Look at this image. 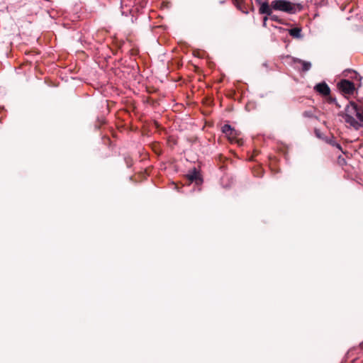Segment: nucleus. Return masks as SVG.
Returning a JSON list of instances; mask_svg holds the SVG:
<instances>
[{
	"mask_svg": "<svg viewBox=\"0 0 363 363\" xmlns=\"http://www.w3.org/2000/svg\"><path fill=\"white\" fill-rule=\"evenodd\" d=\"M342 74L347 79H342L337 82L338 91H356L360 86L361 77L357 72L348 69Z\"/></svg>",
	"mask_w": 363,
	"mask_h": 363,
	"instance_id": "1",
	"label": "nucleus"
},
{
	"mask_svg": "<svg viewBox=\"0 0 363 363\" xmlns=\"http://www.w3.org/2000/svg\"><path fill=\"white\" fill-rule=\"evenodd\" d=\"M344 118L347 123H350L354 128L357 129L359 125H363V107L362 108L354 104L347 106L345 109Z\"/></svg>",
	"mask_w": 363,
	"mask_h": 363,
	"instance_id": "2",
	"label": "nucleus"
},
{
	"mask_svg": "<svg viewBox=\"0 0 363 363\" xmlns=\"http://www.w3.org/2000/svg\"><path fill=\"white\" fill-rule=\"evenodd\" d=\"M271 6L274 10L291 14L295 13L298 10H300L297 6L286 0H274L272 1Z\"/></svg>",
	"mask_w": 363,
	"mask_h": 363,
	"instance_id": "3",
	"label": "nucleus"
},
{
	"mask_svg": "<svg viewBox=\"0 0 363 363\" xmlns=\"http://www.w3.org/2000/svg\"><path fill=\"white\" fill-rule=\"evenodd\" d=\"M291 62L295 69H300L303 72H307L311 68V63L304 61L298 58L293 57Z\"/></svg>",
	"mask_w": 363,
	"mask_h": 363,
	"instance_id": "4",
	"label": "nucleus"
},
{
	"mask_svg": "<svg viewBox=\"0 0 363 363\" xmlns=\"http://www.w3.org/2000/svg\"><path fill=\"white\" fill-rule=\"evenodd\" d=\"M222 131L231 142H235L236 140V138L238 135V131L233 128L230 125H223Z\"/></svg>",
	"mask_w": 363,
	"mask_h": 363,
	"instance_id": "5",
	"label": "nucleus"
},
{
	"mask_svg": "<svg viewBox=\"0 0 363 363\" xmlns=\"http://www.w3.org/2000/svg\"><path fill=\"white\" fill-rule=\"evenodd\" d=\"M186 177L191 182H195L197 185L201 184L202 182L199 172L196 168L190 170L189 172L186 174Z\"/></svg>",
	"mask_w": 363,
	"mask_h": 363,
	"instance_id": "6",
	"label": "nucleus"
},
{
	"mask_svg": "<svg viewBox=\"0 0 363 363\" xmlns=\"http://www.w3.org/2000/svg\"><path fill=\"white\" fill-rule=\"evenodd\" d=\"M272 6H269L267 1L262 2L260 5L259 13L262 14H266L267 16L271 15L272 11Z\"/></svg>",
	"mask_w": 363,
	"mask_h": 363,
	"instance_id": "7",
	"label": "nucleus"
},
{
	"mask_svg": "<svg viewBox=\"0 0 363 363\" xmlns=\"http://www.w3.org/2000/svg\"><path fill=\"white\" fill-rule=\"evenodd\" d=\"M289 33L291 36L295 38H301V29L299 28H294L289 30Z\"/></svg>",
	"mask_w": 363,
	"mask_h": 363,
	"instance_id": "8",
	"label": "nucleus"
},
{
	"mask_svg": "<svg viewBox=\"0 0 363 363\" xmlns=\"http://www.w3.org/2000/svg\"><path fill=\"white\" fill-rule=\"evenodd\" d=\"M314 91H330V89L328 85L325 82H323L315 86Z\"/></svg>",
	"mask_w": 363,
	"mask_h": 363,
	"instance_id": "9",
	"label": "nucleus"
},
{
	"mask_svg": "<svg viewBox=\"0 0 363 363\" xmlns=\"http://www.w3.org/2000/svg\"><path fill=\"white\" fill-rule=\"evenodd\" d=\"M235 6L236 7L240 10L242 13H248V11L246 10L245 6H244V4L243 2L242 1V0H235Z\"/></svg>",
	"mask_w": 363,
	"mask_h": 363,
	"instance_id": "10",
	"label": "nucleus"
},
{
	"mask_svg": "<svg viewBox=\"0 0 363 363\" xmlns=\"http://www.w3.org/2000/svg\"><path fill=\"white\" fill-rule=\"evenodd\" d=\"M325 140L328 143L332 145L333 146H335L339 150H342L340 145L337 143L333 139H329V138H325Z\"/></svg>",
	"mask_w": 363,
	"mask_h": 363,
	"instance_id": "11",
	"label": "nucleus"
},
{
	"mask_svg": "<svg viewBox=\"0 0 363 363\" xmlns=\"http://www.w3.org/2000/svg\"><path fill=\"white\" fill-rule=\"evenodd\" d=\"M269 18L272 21H277L279 23L281 22V20L275 14H273L272 12L271 13V15H269Z\"/></svg>",
	"mask_w": 363,
	"mask_h": 363,
	"instance_id": "12",
	"label": "nucleus"
},
{
	"mask_svg": "<svg viewBox=\"0 0 363 363\" xmlns=\"http://www.w3.org/2000/svg\"><path fill=\"white\" fill-rule=\"evenodd\" d=\"M315 135H316L318 138H320V139L325 140V138H323V134H322V133H321L319 130L315 129Z\"/></svg>",
	"mask_w": 363,
	"mask_h": 363,
	"instance_id": "13",
	"label": "nucleus"
},
{
	"mask_svg": "<svg viewBox=\"0 0 363 363\" xmlns=\"http://www.w3.org/2000/svg\"><path fill=\"white\" fill-rule=\"evenodd\" d=\"M268 18H269V16H265V17L264 18V19H263V26H267V25H266V22H267V21L268 20Z\"/></svg>",
	"mask_w": 363,
	"mask_h": 363,
	"instance_id": "14",
	"label": "nucleus"
},
{
	"mask_svg": "<svg viewBox=\"0 0 363 363\" xmlns=\"http://www.w3.org/2000/svg\"><path fill=\"white\" fill-rule=\"evenodd\" d=\"M320 94H323L324 96H328L330 95V92H328V91H325V92H320Z\"/></svg>",
	"mask_w": 363,
	"mask_h": 363,
	"instance_id": "15",
	"label": "nucleus"
},
{
	"mask_svg": "<svg viewBox=\"0 0 363 363\" xmlns=\"http://www.w3.org/2000/svg\"><path fill=\"white\" fill-rule=\"evenodd\" d=\"M250 104H247L246 105V108H247L248 111H250Z\"/></svg>",
	"mask_w": 363,
	"mask_h": 363,
	"instance_id": "16",
	"label": "nucleus"
},
{
	"mask_svg": "<svg viewBox=\"0 0 363 363\" xmlns=\"http://www.w3.org/2000/svg\"><path fill=\"white\" fill-rule=\"evenodd\" d=\"M146 3H147V2L144 1L143 4V5H142L141 6H142V7H144V6L146 5Z\"/></svg>",
	"mask_w": 363,
	"mask_h": 363,
	"instance_id": "17",
	"label": "nucleus"
},
{
	"mask_svg": "<svg viewBox=\"0 0 363 363\" xmlns=\"http://www.w3.org/2000/svg\"><path fill=\"white\" fill-rule=\"evenodd\" d=\"M345 94H353L354 92H350V91H347V92H345Z\"/></svg>",
	"mask_w": 363,
	"mask_h": 363,
	"instance_id": "18",
	"label": "nucleus"
}]
</instances>
